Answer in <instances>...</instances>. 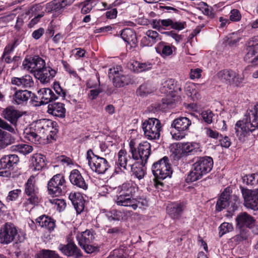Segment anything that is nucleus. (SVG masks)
<instances>
[{
  "label": "nucleus",
  "instance_id": "9",
  "mask_svg": "<svg viewBox=\"0 0 258 258\" xmlns=\"http://www.w3.org/2000/svg\"><path fill=\"white\" fill-rule=\"evenodd\" d=\"M144 134L148 140L159 139L162 126L160 121L156 118H150L145 120L142 123Z\"/></svg>",
  "mask_w": 258,
  "mask_h": 258
},
{
  "label": "nucleus",
  "instance_id": "31",
  "mask_svg": "<svg viewBox=\"0 0 258 258\" xmlns=\"http://www.w3.org/2000/svg\"><path fill=\"white\" fill-rule=\"evenodd\" d=\"M11 83L13 85L19 87L29 88L33 86L34 82L32 77L26 75L22 77H12Z\"/></svg>",
  "mask_w": 258,
  "mask_h": 258
},
{
  "label": "nucleus",
  "instance_id": "37",
  "mask_svg": "<svg viewBox=\"0 0 258 258\" xmlns=\"http://www.w3.org/2000/svg\"><path fill=\"white\" fill-rule=\"evenodd\" d=\"M153 64L150 61L140 62L138 61H131L128 64L129 69L136 73L147 71L152 69Z\"/></svg>",
  "mask_w": 258,
  "mask_h": 258
},
{
  "label": "nucleus",
  "instance_id": "61",
  "mask_svg": "<svg viewBox=\"0 0 258 258\" xmlns=\"http://www.w3.org/2000/svg\"><path fill=\"white\" fill-rule=\"evenodd\" d=\"M152 92V90L147 84H142L138 89L137 93L140 96H145Z\"/></svg>",
  "mask_w": 258,
  "mask_h": 258
},
{
  "label": "nucleus",
  "instance_id": "40",
  "mask_svg": "<svg viewBox=\"0 0 258 258\" xmlns=\"http://www.w3.org/2000/svg\"><path fill=\"white\" fill-rule=\"evenodd\" d=\"M31 92L27 90H16L13 95V101L17 104L26 102L31 97Z\"/></svg>",
  "mask_w": 258,
  "mask_h": 258
},
{
  "label": "nucleus",
  "instance_id": "10",
  "mask_svg": "<svg viewBox=\"0 0 258 258\" xmlns=\"http://www.w3.org/2000/svg\"><path fill=\"white\" fill-rule=\"evenodd\" d=\"M216 77L221 82L235 87H240L244 81L243 76L229 69L219 71L216 74Z\"/></svg>",
  "mask_w": 258,
  "mask_h": 258
},
{
  "label": "nucleus",
  "instance_id": "33",
  "mask_svg": "<svg viewBox=\"0 0 258 258\" xmlns=\"http://www.w3.org/2000/svg\"><path fill=\"white\" fill-rule=\"evenodd\" d=\"M36 222L39 226L46 229L50 232L53 231L55 227V221L45 215L38 217L36 219Z\"/></svg>",
  "mask_w": 258,
  "mask_h": 258
},
{
  "label": "nucleus",
  "instance_id": "20",
  "mask_svg": "<svg viewBox=\"0 0 258 258\" xmlns=\"http://www.w3.org/2000/svg\"><path fill=\"white\" fill-rule=\"evenodd\" d=\"M68 243L67 244H60L58 249L64 255L67 256H74L75 258H79L82 256L80 249L69 237L68 238Z\"/></svg>",
  "mask_w": 258,
  "mask_h": 258
},
{
  "label": "nucleus",
  "instance_id": "27",
  "mask_svg": "<svg viewBox=\"0 0 258 258\" xmlns=\"http://www.w3.org/2000/svg\"><path fill=\"white\" fill-rule=\"evenodd\" d=\"M90 165L92 171L98 174H104L110 167L106 159L98 156Z\"/></svg>",
  "mask_w": 258,
  "mask_h": 258
},
{
  "label": "nucleus",
  "instance_id": "29",
  "mask_svg": "<svg viewBox=\"0 0 258 258\" xmlns=\"http://www.w3.org/2000/svg\"><path fill=\"white\" fill-rule=\"evenodd\" d=\"M116 192L121 194L133 198L138 187L137 184L133 181L124 182L116 188Z\"/></svg>",
  "mask_w": 258,
  "mask_h": 258
},
{
  "label": "nucleus",
  "instance_id": "62",
  "mask_svg": "<svg viewBox=\"0 0 258 258\" xmlns=\"http://www.w3.org/2000/svg\"><path fill=\"white\" fill-rule=\"evenodd\" d=\"M205 130L207 136L209 138L214 139H218L220 137L222 136L216 130H214L210 127H205Z\"/></svg>",
  "mask_w": 258,
  "mask_h": 258
},
{
  "label": "nucleus",
  "instance_id": "50",
  "mask_svg": "<svg viewBox=\"0 0 258 258\" xmlns=\"http://www.w3.org/2000/svg\"><path fill=\"white\" fill-rule=\"evenodd\" d=\"M198 9L202 11L204 15L211 18L214 17V13L213 12V8L211 7H209L206 3H200L198 5Z\"/></svg>",
  "mask_w": 258,
  "mask_h": 258
},
{
  "label": "nucleus",
  "instance_id": "52",
  "mask_svg": "<svg viewBox=\"0 0 258 258\" xmlns=\"http://www.w3.org/2000/svg\"><path fill=\"white\" fill-rule=\"evenodd\" d=\"M219 236L221 237L224 234L231 232L233 230V226L232 223L223 222L218 228Z\"/></svg>",
  "mask_w": 258,
  "mask_h": 258
},
{
  "label": "nucleus",
  "instance_id": "35",
  "mask_svg": "<svg viewBox=\"0 0 258 258\" xmlns=\"http://www.w3.org/2000/svg\"><path fill=\"white\" fill-rule=\"evenodd\" d=\"M23 136L25 139L35 144H41L42 142L41 137H39L32 125L30 127L26 128L24 130Z\"/></svg>",
  "mask_w": 258,
  "mask_h": 258
},
{
  "label": "nucleus",
  "instance_id": "6",
  "mask_svg": "<svg viewBox=\"0 0 258 258\" xmlns=\"http://www.w3.org/2000/svg\"><path fill=\"white\" fill-rule=\"evenodd\" d=\"M191 125V121L187 117L180 116L174 119L171 124L173 128L170 131L172 138L176 140L184 138Z\"/></svg>",
  "mask_w": 258,
  "mask_h": 258
},
{
  "label": "nucleus",
  "instance_id": "3",
  "mask_svg": "<svg viewBox=\"0 0 258 258\" xmlns=\"http://www.w3.org/2000/svg\"><path fill=\"white\" fill-rule=\"evenodd\" d=\"M56 124L55 122L51 120L42 119L37 120L32 125L39 137H41V140H43L45 138L47 139L49 138L52 139H54L55 136L58 132Z\"/></svg>",
  "mask_w": 258,
  "mask_h": 258
},
{
  "label": "nucleus",
  "instance_id": "56",
  "mask_svg": "<svg viewBox=\"0 0 258 258\" xmlns=\"http://www.w3.org/2000/svg\"><path fill=\"white\" fill-rule=\"evenodd\" d=\"M50 203L54 206V208H56L59 212L63 211L66 207V203L63 199H54L49 200Z\"/></svg>",
  "mask_w": 258,
  "mask_h": 258
},
{
  "label": "nucleus",
  "instance_id": "25",
  "mask_svg": "<svg viewBox=\"0 0 258 258\" xmlns=\"http://www.w3.org/2000/svg\"><path fill=\"white\" fill-rule=\"evenodd\" d=\"M102 213L99 215L96 218L97 227H100V225L98 222H100L103 216L106 217L109 221H119L122 218V213L119 211L113 209L110 211H106L105 209L102 210Z\"/></svg>",
  "mask_w": 258,
  "mask_h": 258
},
{
  "label": "nucleus",
  "instance_id": "38",
  "mask_svg": "<svg viewBox=\"0 0 258 258\" xmlns=\"http://www.w3.org/2000/svg\"><path fill=\"white\" fill-rule=\"evenodd\" d=\"M20 112L13 107H9L3 111V117L12 124H16L18 119L21 116Z\"/></svg>",
  "mask_w": 258,
  "mask_h": 258
},
{
  "label": "nucleus",
  "instance_id": "17",
  "mask_svg": "<svg viewBox=\"0 0 258 258\" xmlns=\"http://www.w3.org/2000/svg\"><path fill=\"white\" fill-rule=\"evenodd\" d=\"M45 64V60L38 55L26 58L23 62L24 68L34 75Z\"/></svg>",
  "mask_w": 258,
  "mask_h": 258
},
{
  "label": "nucleus",
  "instance_id": "60",
  "mask_svg": "<svg viewBox=\"0 0 258 258\" xmlns=\"http://www.w3.org/2000/svg\"><path fill=\"white\" fill-rule=\"evenodd\" d=\"M21 193V190L20 189H14L10 191L6 198V201L8 202L15 201Z\"/></svg>",
  "mask_w": 258,
  "mask_h": 258
},
{
  "label": "nucleus",
  "instance_id": "2",
  "mask_svg": "<svg viewBox=\"0 0 258 258\" xmlns=\"http://www.w3.org/2000/svg\"><path fill=\"white\" fill-rule=\"evenodd\" d=\"M242 120H238L235 125V134L239 140L244 141L253 131L258 130V115L245 113Z\"/></svg>",
  "mask_w": 258,
  "mask_h": 258
},
{
  "label": "nucleus",
  "instance_id": "4",
  "mask_svg": "<svg viewBox=\"0 0 258 258\" xmlns=\"http://www.w3.org/2000/svg\"><path fill=\"white\" fill-rule=\"evenodd\" d=\"M25 193L28 198L22 201L23 206L27 210L37 205L40 201L38 196V188L35 185L34 176H31L25 185Z\"/></svg>",
  "mask_w": 258,
  "mask_h": 258
},
{
  "label": "nucleus",
  "instance_id": "39",
  "mask_svg": "<svg viewBox=\"0 0 258 258\" xmlns=\"http://www.w3.org/2000/svg\"><path fill=\"white\" fill-rule=\"evenodd\" d=\"M76 238L80 246H84V244L92 242L95 239V236L93 231L90 230H86L81 233H78Z\"/></svg>",
  "mask_w": 258,
  "mask_h": 258
},
{
  "label": "nucleus",
  "instance_id": "21",
  "mask_svg": "<svg viewBox=\"0 0 258 258\" xmlns=\"http://www.w3.org/2000/svg\"><path fill=\"white\" fill-rule=\"evenodd\" d=\"M56 74V71L46 64L38 71L36 72L34 75L43 84L49 82Z\"/></svg>",
  "mask_w": 258,
  "mask_h": 258
},
{
  "label": "nucleus",
  "instance_id": "57",
  "mask_svg": "<svg viewBox=\"0 0 258 258\" xmlns=\"http://www.w3.org/2000/svg\"><path fill=\"white\" fill-rule=\"evenodd\" d=\"M240 39L238 33H233L227 36V43L231 46H233L237 44Z\"/></svg>",
  "mask_w": 258,
  "mask_h": 258
},
{
  "label": "nucleus",
  "instance_id": "34",
  "mask_svg": "<svg viewBox=\"0 0 258 258\" xmlns=\"http://www.w3.org/2000/svg\"><path fill=\"white\" fill-rule=\"evenodd\" d=\"M156 51L163 57L171 55L173 51L176 49L174 46L168 44L167 43L161 41L158 43L155 47Z\"/></svg>",
  "mask_w": 258,
  "mask_h": 258
},
{
  "label": "nucleus",
  "instance_id": "18",
  "mask_svg": "<svg viewBox=\"0 0 258 258\" xmlns=\"http://www.w3.org/2000/svg\"><path fill=\"white\" fill-rule=\"evenodd\" d=\"M166 94V96L162 99L161 103L155 104L156 111H165L167 108L174 107L179 102L180 97L176 93Z\"/></svg>",
  "mask_w": 258,
  "mask_h": 258
},
{
  "label": "nucleus",
  "instance_id": "63",
  "mask_svg": "<svg viewBox=\"0 0 258 258\" xmlns=\"http://www.w3.org/2000/svg\"><path fill=\"white\" fill-rule=\"evenodd\" d=\"M241 19V15L237 9H233L230 11L229 20L232 22L239 21Z\"/></svg>",
  "mask_w": 258,
  "mask_h": 258
},
{
  "label": "nucleus",
  "instance_id": "22",
  "mask_svg": "<svg viewBox=\"0 0 258 258\" xmlns=\"http://www.w3.org/2000/svg\"><path fill=\"white\" fill-rule=\"evenodd\" d=\"M114 201L117 206L131 207L135 210L138 207L137 201L136 199L121 194L117 193Z\"/></svg>",
  "mask_w": 258,
  "mask_h": 258
},
{
  "label": "nucleus",
  "instance_id": "14",
  "mask_svg": "<svg viewBox=\"0 0 258 258\" xmlns=\"http://www.w3.org/2000/svg\"><path fill=\"white\" fill-rule=\"evenodd\" d=\"M19 161V157L15 154H9L3 156L0 160V176L10 177V170L15 166Z\"/></svg>",
  "mask_w": 258,
  "mask_h": 258
},
{
  "label": "nucleus",
  "instance_id": "1",
  "mask_svg": "<svg viewBox=\"0 0 258 258\" xmlns=\"http://www.w3.org/2000/svg\"><path fill=\"white\" fill-rule=\"evenodd\" d=\"M213 166V160L211 157H198L187 175L186 182H192L201 179L203 175L211 171Z\"/></svg>",
  "mask_w": 258,
  "mask_h": 258
},
{
  "label": "nucleus",
  "instance_id": "41",
  "mask_svg": "<svg viewBox=\"0 0 258 258\" xmlns=\"http://www.w3.org/2000/svg\"><path fill=\"white\" fill-rule=\"evenodd\" d=\"M120 36L122 39L128 44L135 45L137 42L136 33L131 28H126L122 30Z\"/></svg>",
  "mask_w": 258,
  "mask_h": 258
},
{
  "label": "nucleus",
  "instance_id": "24",
  "mask_svg": "<svg viewBox=\"0 0 258 258\" xmlns=\"http://www.w3.org/2000/svg\"><path fill=\"white\" fill-rule=\"evenodd\" d=\"M161 40L159 33L153 30H148L145 35L141 40V44L143 46H152L156 42Z\"/></svg>",
  "mask_w": 258,
  "mask_h": 258
},
{
  "label": "nucleus",
  "instance_id": "15",
  "mask_svg": "<svg viewBox=\"0 0 258 258\" xmlns=\"http://www.w3.org/2000/svg\"><path fill=\"white\" fill-rule=\"evenodd\" d=\"M117 160L115 162V170L116 172L124 170H128L131 165H133L135 160L127 154L124 150H120L117 153Z\"/></svg>",
  "mask_w": 258,
  "mask_h": 258
},
{
  "label": "nucleus",
  "instance_id": "59",
  "mask_svg": "<svg viewBox=\"0 0 258 258\" xmlns=\"http://www.w3.org/2000/svg\"><path fill=\"white\" fill-rule=\"evenodd\" d=\"M163 34L172 38L177 44L180 43L182 40L183 37L182 35L178 34L174 30L165 31L163 32Z\"/></svg>",
  "mask_w": 258,
  "mask_h": 258
},
{
  "label": "nucleus",
  "instance_id": "28",
  "mask_svg": "<svg viewBox=\"0 0 258 258\" xmlns=\"http://www.w3.org/2000/svg\"><path fill=\"white\" fill-rule=\"evenodd\" d=\"M40 100L41 105L46 104L53 100L57 99V97L53 91L47 88L40 89L37 91V97Z\"/></svg>",
  "mask_w": 258,
  "mask_h": 258
},
{
  "label": "nucleus",
  "instance_id": "45",
  "mask_svg": "<svg viewBox=\"0 0 258 258\" xmlns=\"http://www.w3.org/2000/svg\"><path fill=\"white\" fill-rule=\"evenodd\" d=\"M203 85L194 83H189L186 85L185 89L187 92L188 95L191 96L194 99H198L200 98V95L197 91Z\"/></svg>",
  "mask_w": 258,
  "mask_h": 258
},
{
  "label": "nucleus",
  "instance_id": "43",
  "mask_svg": "<svg viewBox=\"0 0 258 258\" xmlns=\"http://www.w3.org/2000/svg\"><path fill=\"white\" fill-rule=\"evenodd\" d=\"M145 165L140 164L139 161H135L133 162V165H131V167L129 168V170L133 172V174L136 177L140 180L145 175Z\"/></svg>",
  "mask_w": 258,
  "mask_h": 258
},
{
  "label": "nucleus",
  "instance_id": "47",
  "mask_svg": "<svg viewBox=\"0 0 258 258\" xmlns=\"http://www.w3.org/2000/svg\"><path fill=\"white\" fill-rule=\"evenodd\" d=\"M11 150L13 151L18 152L24 155H26L31 153L33 150V148L32 146L29 145L25 144H19L12 146L11 147Z\"/></svg>",
  "mask_w": 258,
  "mask_h": 258
},
{
  "label": "nucleus",
  "instance_id": "7",
  "mask_svg": "<svg viewBox=\"0 0 258 258\" xmlns=\"http://www.w3.org/2000/svg\"><path fill=\"white\" fill-rule=\"evenodd\" d=\"M151 145L147 141L140 143L137 148H135L132 142L130 143V152L135 161H139L141 165H146L151 154Z\"/></svg>",
  "mask_w": 258,
  "mask_h": 258
},
{
  "label": "nucleus",
  "instance_id": "53",
  "mask_svg": "<svg viewBox=\"0 0 258 258\" xmlns=\"http://www.w3.org/2000/svg\"><path fill=\"white\" fill-rule=\"evenodd\" d=\"M10 144V134L0 129V149L5 148Z\"/></svg>",
  "mask_w": 258,
  "mask_h": 258
},
{
  "label": "nucleus",
  "instance_id": "36",
  "mask_svg": "<svg viewBox=\"0 0 258 258\" xmlns=\"http://www.w3.org/2000/svg\"><path fill=\"white\" fill-rule=\"evenodd\" d=\"M47 112L55 116L63 117L66 113L64 104L60 102L50 103L48 105Z\"/></svg>",
  "mask_w": 258,
  "mask_h": 258
},
{
  "label": "nucleus",
  "instance_id": "19",
  "mask_svg": "<svg viewBox=\"0 0 258 258\" xmlns=\"http://www.w3.org/2000/svg\"><path fill=\"white\" fill-rule=\"evenodd\" d=\"M244 60L245 61L250 63L253 66L258 64V48L252 39L248 42L245 50Z\"/></svg>",
  "mask_w": 258,
  "mask_h": 258
},
{
  "label": "nucleus",
  "instance_id": "13",
  "mask_svg": "<svg viewBox=\"0 0 258 258\" xmlns=\"http://www.w3.org/2000/svg\"><path fill=\"white\" fill-rule=\"evenodd\" d=\"M108 76L112 79L113 84L116 87H122L131 82V78L128 76L124 75L120 66H117L109 70Z\"/></svg>",
  "mask_w": 258,
  "mask_h": 258
},
{
  "label": "nucleus",
  "instance_id": "51",
  "mask_svg": "<svg viewBox=\"0 0 258 258\" xmlns=\"http://www.w3.org/2000/svg\"><path fill=\"white\" fill-rule=\"evenodd\" d=\"M37 258H60L59 255L53 250L42 249L37 254Z\"/></svg>",
  "mask_w": 258,
  "mask_h": 258
},
{
  "label": "nucleus",
  "instance_id": "8",
  "mask_svg": "<svg viewBox=\"0 0 258 258\" xmlns=\"http://www.w3.org/2000/svg\"><path fill=\"white\" fill-rule=\"evenodd\" d=\"M152 171L155 177L158 179L163 180L171 177L172 170L169 158L164 156L155 162L152 165Z\"/></svg>",
  "mask_w": 258,
  "mask_h": 258
},
{
  "label": "nucleus",
  "instance_id": "54",
  "mask_svg": "<svg viewBox=\"0 0 258 258\" xmlns=\"http://www.w3.org/2000/svg\"><path fill=\"white\" fill-rule=\"evenodd\" d=\"M201 116L203 120L207 124H211L213 122L214 114L210 109L204 110L201 112Z\"/></svg>",
  "mask_w": 258,
  "mask_h": 258
},
{
  "label": "nucleus",
  "instance_id": "58",
  "mask_svg": "<svg viewBox=\"0 0 258 258\" xmlns=\"http://www.w3.org/2000/svg\"><path fill=\"white\" fill-rule=\"evenodd\" d=\"M240 229V233L236 235L233 238L235 240L240 241L246 240L249 235V231L246 228H238Z\"/></svg>",
  "mask_w": 258,
  "mask_h": 258
},
{
  "label": "nucleus",
  "instance_id": "23",
  "mask_svg": "<svg viewBox=\"0 0 258 258\" xmlns=\"http://www.w3.org/2000/svg\"><path fill=\"white\" fill-rule=\"evenodd\" d=\"M255 220L253 217L246 212L239 214L236 218L237 228H251L254 225Z\"/></svg>",
  "mask_w": 258,
  "mask_h": 258
},
{
  "label": "nucleus",
  "instance_id": "5",
  "mask_svg": "<svg viewBox=\"0 0 258 258\" xmlns=\"http://www.w3.org/2000/svg\"><path fill=\"white\" fill-rule=\"evenodd\" d=\"M240 203L239 197L235 195H231L230 188L227 187L224 189L217 202L216 210L221 211L228 207L232 212H234L237 210Z\"/></svg>",
  "mask_w": 258,
  "mask_h": 258
},
{
  "label": "nucleus",
  "instance_id": "30",
  "mask_svg": "<svg viewBox=\"0 0 258 258\" xmlns=\"http://www.w3.org/2000/svg\"><path fill=\"white\" fill-rule=\"evenodd\" d=\"M71 201L78 214L81 213L84 209L85 200L83 195L80 192H71L69 195Z\"/></svg>",
  "mask_w": 258,
  "mask_h": 258
},
{
  "label": "nucleus",
  "instance_id": "26",
  "mask_svg": "<svg viewBox=\"0 0 258 258\" xmlns=\"http://www.w3.org/2000/svg\"><path fill=\"white\" fill-rule=\"evenodd\" d=\"M69 178L70 182L74 185L84 190L88 189V184L78 170H73L70 173Z\"/></svg>",
  "mask_w": 258,
  "mask_h": 258
},
{
  "label": "nucleus",
  "instance_id": "64",
  "mask_svg": "<svg viewBox=\"0 0 258 258\" xmlns=\"http://www.w3.org/2000/svg\"><path fill=\"white\" fill-rule=\"evenodd\" d=\"M186 23L185 22L174 21L172 20L171 28L179 31L184 29Z\"/></svg>",
  "mask_w": 258,
  "mask_h": 258
},
{
  "label": "nucleus",
  "instance_id": "55",
  "mask_svg": "<svg viewBox=\"0 0 258 258\" xmlns=\"http://www.w3.org/2000/svg\"><path fill=\"white\" fill-rule=\"evenodd\" d=\"M243 181L248 185L256 184L258 183V173L246 175L243 177Z\"/></svg>",
  "mask_w": 258,
  "mask_h": 258
},
{
  "label": "nucleus",
  "instance_id": "46",
  "mask_svg": "<svg viewBox=\"0 0 258 258\" xmlns=\"http://www.w3.org/2000/svg\"><path fill=\"white\" fill-rule=\"evenodd\" d=\"M174 80L173 79H168L162 83L160 87V91L163 94L176 93L174 91Z\"/></svg>",
  "mask_w": 258,
  "mask_h": 258
},
{
  "label": "nucleus",
  "instance_id": "42",
  "mask_svg": "<svg viewBox=\"0 0 258 258\" xmlns=\"http://www.w3.org/2000/svg\"><path fill=\"white\" fill-rule=\"evenodd\" d=\"M182 151L185 155H191L197 153H200V145L195 142L184 143L182 144Z\"/></svg>",
  "mask_w": 258,
  "mask_h": 258
},
{
  "label": "nucleus",
  "instance_id": "11",
  "mask_svg": "<svg viewBox=\"0 0 258 258\" xmlns=\"http://www.w3.org/2000/svg\"><path fill=\"white\" fill-rule=\"evenodd\" d=\"M66 188V181L63 175L57 174L54 175L48 182V194L57 197L64 193Z\"/></svg>",
  "mask_w": 258,
  "mask_h": 258
},
{
  "label": "nucleus",
  "instance_id": "12",
  "mask_svg": "<svg viewBox=\"0 0 258 258\" xmlns=\"http://www.w3.org/2000/svg\"><path fill=\"white\" fill-rule=\"evenodd\" d=\"M19 237L18 228L13 223L7 222L0 228V242L8 244L17 240Z\"/></svg>",
  "mask_w": 258,
  "mask_h": 258
},
{
  "label": "nucleus",
  "instance_id": "16",
  "mask_svg": "<svg viewBox=\"0 0 258 258\" xmlns=\"http://www.w3.org/2000/svg\"><path fill=\"white\" fill-rule=\"evenodd\" d=\"M241 192L244 206L253 210L258 209V189L250 190L242 188Z\"/></svg>",
  "mask_w": 258,
  "mask_h": 258
},
{
  "label": "nucleus",
  "instance_id": "48",
  "mask_svg": "<svg viewBox=\"0 0 258 258\" xmlns=\"http://www.w3.org/2000/svg\"><path fill=\"white\" fill-rule=\"evenodd\" d=\"M100 86L99 81H98V83L93 84L91 80H90L87 83V86L88 88L93 89L90 91L89 95L91 99H95L98 95L102 92V90L99 87Z\"/></svg>",
  "mask_w": 258,
  "mask_h": 258
},
{
  "label": "nucleus",
  "instance_id": "44",
  "mask_svg": "<svg viewBox=\"0 0 258 258\" xmlns=\"http://www.w3.org/2000/svg\"><path fill=\"white\" fill-rule=\"evenodd\" d=\"M35 170H40L46 165V158L41 154H35L32 159Z\"/></svg>",
  "mask_w": 258,
  "mask_h": 258
},
{
  "label": "nucleus",
  "instance_id": "49",
  "mask_svg": "<svg viewBox=\"0 0 258 258\" xmlns=\"http://www.w3.org/2000/svg\"><path fill=\"white\" fill-rule=\"evenodd\" d=\"M64 8L61 0H54L47 4L46 9L48 12H59Z\"/></svg>",
  "mask_w": 258,
  "mask_h": 258
},
{
  "label": "nucleus",
  "instance_id": "32",
  "mask_svg": "<svg viewBox=\"0 0 258 258\" xmlns=\"http://www.w3.org/2000/svg\"><path fill=\"white\" fill-rule=\"evenodd\" d=\"M185 206L182 203H175L169 204L167 207V211L172 219H178L181 215Z\"/></svg>",
  "mask_w": 258,
  "mask_h": 258
}]
</instances>
